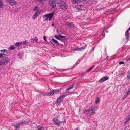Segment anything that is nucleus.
<instances>
[{
  "label": "nucleus",
  "mask_w": 130,
  "mask_h": 130,
  "mask_svg": "<svg viewBox=\"0 0 130 130\" xmlns=\"http://www.w3.org/2000/svg\"><path fill=\"white\" fill-rule=\"evenodd\" d=\"M94 66H93V67H91L90 68H89L86 71V73L90 71H91V70L94 67Z\"/></svg>",
  "instance_id": "nucleus-22"
},
{
  "label": "nucleus",
  "mask_w": 130,
  "mask_h": 130,
  "mask_svg": "<svg viewBox=\"0 0 130 130\" xmlns=\"http://www.w3.org/2000/svg\"><path fill=\"white\" fill-rule=\"evenodd\" d=\"M30 40H34V39H30Z\"/></svg>",
  "instance_id": "nucleus-50"
},
{
  "label": "nucleus",
  "mask_w": 130,
  "mask_h": 130,
  "mask_svg": "<svg viewBox=\"0 0 130 130\" xmlns=\"http://www.w3.org/2000/svg\"><path fill=\"white\" fill-rule=\"evenodd\" d=\"M67 25L68 27H73L74 26V25L72 22H70L67 24Z\"/></svg>",
  "instance_id": "nucleus-14"
},
{
  "label": "nucleus",
  "mask_w": 130,
  "mask_h": 130,
  "mask_svg": "<svg viewBox=\"0 0 130 130\" xmlns=\"http://www.w3.org/2000/svg\"><path fill=\"white\" fill-rule=\"evenodd\" d=\"M37 2H39L41 3L42 4H44V3L43 2H42V1H47V0H36Z\"/></svg>",
  "instance_id": "nucleus-24"
},
{
  "label": "nucleus",
  "mask_w": 130,
  "mask_h": 130,
  "mask_svg": "<svg viewBox=\"0 0 130 130\" xmlns=\"http://www.w3.org/2000/svg\"><path fill=\"white\" fill-rule=\"evenodd\" d=\"M10 61V59L7 57L3 58L0 61V65H6L9 63Z\"/></svg>",
  "instance_id": "nucleus-5"
},
{
  "label": "nucleus",
  "mask_w": 130,
  "mask_h": 130,
  "mask_svg": "<svg viewBox=\"0 0 130 130\" xmlns=\"http://www.w3.org/2000/svg\"><path fill=\"white\" fill-rule=\"evenodd\" d=\"M53 95L55 94H56L58 93L59 92V90H54L53 91Z\"/></svg>",
  "instance_id": "nucleus-17"
},
{
  "label": "nucleus",
  "mask_w": 130,
  "mask_h": 130,
  "mask_svg": "<svg viewBox=\"0 0 130 130\" xmlns=\"http://www.w3.org/2000/svg\"><path fill=\"white\" fill-rule=\"evenodd\" d=\"M18 43H19V45H20V44H21L22 43V42H18Z\"/></svg>",
  "instance_id": "nucleus-48"
},
{
  "label": "nucleus",
  "mask_w": 130,
  "mask_h": 130,
  "mask_svg": "<svg viewBox=\"0 0 130 130\" xmlns=\"http://www.w3.org/2000/svg\"><path fill=\"white\" fill-rule=\"evenodd\" d=\"M56 3L57 5L60 7L61 9L64 11H65L68 9L67 6L64 1L59 0L56 2Z\"/></svg>",
  "instance_id": "nucleus-2"
},
{
  "label": "nucleus",
  "mask_w": 130,
  "mask_h": 130,
  "mask_svg": "<svg viewBox=\"0 0 130 130\" xmlns=\"http://www.w3.org/2000/svg\"><path fill=\"white\" fill-rule=\"evenodd\" d=\"M82 5H76L75 8L76 9L80 10L82 8Z\"/></svg>",
  "instance_id": "nucleus-13"
},
{
  "label": "nucleus",
  "mask_w": 130,
  "mask_h": 130,
  "mask_svg": "<svg viewBox=\"0 0 130 130\" xmlns=\"http://www.w3.org/2000/svg\"><path fill=\"white\" fill-rule=\"evenodd\" d=\"M40 11L37 10L33 15L32 18L33 19H34L36 18L38 16V15L40 14Z\"/></svg>",
  "instance_id": "nucleus-9"
},
{
  "label": "nucleus",
  "mask_w": 130,
  "mask_h": 130,
  "mask_svg": "<svg viewBox=\"0 0 130 130\" xmlns=\"http://www.w3.org/2000/svg\"><path fill=\"white\" fill-rule=\"evenodd\" d=\"M4 6V4L2 0H0V9L3 8Z\"/></svg>",
  "instance_id": "nucleus-16"
},
{
  "label": "nucleus",
  "mask_w": 130,
  "mask_h": 130,
  "mask_svg": "<svg viewBox=\"0 0 130 130\" xmlns=\"http://www.w3.org/2000/svg\"><path fill=\"white\" fill-rule=\"evenodd\" d=\"M8 3L12 5H15L17 4V3L14 0H10V1Z\"/></svg>",
  "instance_id": "nucleus-11"
},
{
  "label": "nucleus",
  "mask_w": 130,
  "mask_h": 130,
  "mask_svg": "<svg viewBox=\"0 0 130 130\" xmlns=\"http://www.w3.org/2000/svg\"><path fill=\"white\" fill-rule=\"evenodd\" d=\"M38 6H36L33 9L34 11H35L38 9Z\"/></svg>",
  "instance_id": "nucleus-30"
},
{
  "label": "nucleus",
  "mask_w": 130,
  "mask_h": 130,
  "mask_svg": "<svg viewBox=\"0 0 130 130\" xmlns=\"http://www.w3.org/2000/svg\"><path fill=\"white\" fill-rule=\"evenodd\" d=\"M55 25V24L54 23H53L52 24V26H54Z\"/></svg>",
  "instance_id": "nucleus-47"
},
{
  "label": "nucleus",
  "mask_w": 130,
  "mask_h": 130,
  "mask_svg": "<svg viewBox=\"0 0 130 130\" xmlns=\"http://www.w3.org/2000/svg\"><path fill=\"white\" fill-rule=\"evenodd\" d=\"M27 40H25V41H23V44H24L25 43H27Z\"/></svg>",
  "instance_id": "nucleus-34"
},
{
  "label": "nucleus",
  "mask_w": 130,
  "mask_h": 130,
  "mask_svg": "<svg viewBox=\"0 0 130 130\" xmlns=\"http://www.w3.org/2000/svg\"><path fill=\"white\" fill-rule=\"evenodd\" d=\"M74 130H80L79 128L78 127H77Z\"/></svg>",
  "instance_id": "nucleus-43"
},
{
  "label": "nucleus",
  "mask_w": 130,
  "mask_h": 130,
  "mask_svg": "<svg viewBox=\"0 0 130 130\" xmlns=\"http://www.w3.org/2000/svg\"><path fill=\"white\" fill-rule=\"evenodd\" d=\"M100 101V100L99 98H96V100L95 101V102L96 103H99Z\"/></svg>",
  "instance_id": "nucleus-19"
},
{
  "label": "nucleus",
  "mask_w": 130,
  "mask_h": 130,
  "mask_svg": "<svg viewBox=\"0 0 130 130\" xmlns=\"http://www.w3.org/2000/svg\"><path fill=\"white\" fill-rule=\"evenodd\" d=\"M25 121H24L22 120V121H20L19 122V124H23L24 123H25Z\"/></svg>",
  "instance_id": "nucleus-28"
},
{
  "label": "nucleus",
  "mask_w": 130,
  "mask_h": 130,
  "mask_svg": "<svg viewBox=\"0 0 130 130\" xmlns=\"http://www.w3.org/2000/svg\"><path fill=\"white\" fill-rule=\"evenodd\" d=\"M130 29V26L127 29L126 31V32H128L129 31Z\"/></svg>",
  "instance_id": "nucleus-39"
},
{
  "label": "nucleus",
  "mask_w": 130,
  "mask_h": 130,
  "mask_svg": "<svg viewBox=\"0 0 130 130\" xmlns=\"http://www.w3.org/2000/svg\"><path fill=\"white\" fill-rule=\"evenodd\" d=\"M129 60H130V57H129V58L127 60L128 61Z\"/></svg>",
  "instance_id": "nucleus-49"
},
{
  "label": "nucleus",
  "mask_w": 130,
  "mask_h": 130,
  "mask_svg": "<svg viewBox=\"0 0 130 130\" xmlns=\"http://www.w3.org/2000/svg\"><path fill=\"white\" fill-rule=\"evenodd\" d=\"M127 79L128 80H130V74L129 73L127 75Z\"/></svg>",
  "instance_id": "nucleus-27"
},
{
  "label": "nucleus",
  "mask_w": 130,
  "mask_h": 130,
  "mask_svg": "<svg viewBox=\"0 0 130 130\" xmlns=\"http://www.w3.org/2000/svg\"><path fill=\"white\" fill-rule=\"evenodd\" d=\"M34 40L35 42H36L37 41L38 39V38H37V37H36V38L34 39Z\"/></svg>",
  "instance_id": "nucleus-42"
},
{
  "label": "nucleus",
  "mask_w": 130,
  "mask_h": 130,
  "mask_svg": "<svg viewBox=\"0 0 130 130\" xmlns=\"http://www.w3.org/2000/svg\"><path fill=\"white\" fill-rule=\"evenodd\" d=\"M130 92V87L129 88V89L128 90L127 92H128V93H129V92Z\"/></svg>",
  "instance_id": "nucleus-44"
},
{
  "label": "nucleus",
  "mask_w": 130,
  "mask_h": 130,
  "mask_svg": "<svg viewBox=\"0 0 130 130\" xmlns=\"http://www.w3.org/2000/svg\"><path fill=\"white\" fill-rule=\"evenodd\" d=\"M59 36L61 39H63L64 38V36L60 35H59Z\"/></svg>",
  "instance_id": "nucleus-36"
},
{
  "label": "nucleus",
  "mask_w": 130,
  "mask_h": 130,
  "mask_svg": "<svg viewBox=\"0 0 130 130\" xmlns=\"http://www.w3.org/2000/svg\"><path fill=\"white\" fill-rule=\"evenodd\" d=\"M53 121L57 125H60L61 123H63V122H61L59 121L56 118H55L53 119Z\"/></svg>",
  "instance_id": "nucleus-7"
},
{
  "label": "nucleus",
  "mask_w": 130,
  "mask_h": 130,
  "mask_svg": "<svg viewBox=\"0 0 130 130\" xmlns=\"http://www.w3.org/2000/svg\"><path fill=\"white\" fill-rule=\"evenodd\" d=\"M10 0H6V2L7 3L9 2Z\"/></svg>",
  "instance_id": "nucleus-46"
},
{
  "label": "nucleus",
  "mask_w": 130,
  "mask_h": 130,
  "mask_svg": "<svg viewBox=\"0 0 130 130\" xmlns=\"http://www.w3.org/2000/svg\"><path fill=\"white\" fill-rule=\"evenodd\" d=\"M44 95H47L49 96L53 95V91H51L50 92H46L44 94Z\"/></svg>",
  "instance_id": "nucleus-10"
},
{
  "label": "nucleus",
  "mask_w": 130,
  "mask_h": 130,
  "mask_svg": "<svg viewBox=\"0 0 130 130\" xmlns=\"http://www.w3.org/2000/svg\"><path fill=\"white\" fill-rule=\"evenodd\" d=\"M54 14V13L52 12L51 13L46 14L43 16V18H46L44 19L45 21H47L48 19L49 21H50L52 19Z\"/></svg>",
  "instance_id": "nucleus-3"
},
{
  "label": "nucleus",
  "mask_w": 130,
  "mask_h": 130,
  "mask_svg": "<svg viewBox=\"0 0 130 130\" xmlns=\"http://www.w3.org/2000/svg\"><path fill=\"white\" fill-rule=\"evenodd\" d=\"M15 45L16 46H17L19 45V43H18V42H17L15 43Z\"/></svg>",
  "instance_id": "nucleus-33"
},
{
  "label": "nucleus",
  "mask_w": 130,
  "mask_h": 130,
  "mask_svg": "<svg viewBox=\"0 0 130 130\" xmlns=\"http://www.w3.org/2000/svg\"><path fill=\"white\" fill-rule=\"evenodd\" d=\"M125 36L126 37V39H128L129 38V36L128 32H126L125 33Z\"/></svg>",
  "instance_id": "nucleus-18"
},
{
  "label": "nucleus",
  "mask_w": 130,
  "mask_h": 130,
  "mask_svg": "<svg viewBox=\"0 0 130 130\" xmlns=\"http://www.w3.org/2000/svg\"><path fill=\"white\" fill-rule=\"evenodd\" d=\"M49 5L53 8L56 7V4L55 2L52 0H50L49 2Z\"/></svg>",
  "instance_id": "nucleus-6"
},
{
  "label": "nucleus",
  "mask_w": 130,
  "mask_h": 130,
  "mask_svg": "<svg viewBox=\"0 0 130 130\" xmlns=\"http://www.w3.org/2000/svg\"><path fill=\"white\" fill-rule=\"evenodd\" d=\"M51 41L52 42H53L55 43H58V41L57 40L54 39H52L51 40Z\"/></svg>",
  "instance_id": "nucleus-25"
},
{
  "label": "nucleus",
  "mask_w": 130,
  "mask_h": 130,
  "mask_svg": "<svg viewBox=\"0 0 130 130\" xmlns=\"http://www.w3.org/2000/svg\"><path fill=\"white\" fill-rule=\"evenodd\" d=\"M4 55V54L3 53H0V58L3 57Z\"/></svg>",
  "instance_id": "nucleus-37"
},
{
  "label": "nucleus",
  "mask_w": 130,
  "mask_h": 130,
  "mask_svg": "<svg viewBox=\"0 0 130 130\" xmlns=\"http://www.w3.org/2000/svg\"><path fill=\"white\" fill-rule=\"evenodd\" d=\"M74 84H73L72 85H71L70 87H69L71 89L73 88L74 87Z\"/></svg>",
  "instance_id": "nucleus-38"
},
{
  "label": "nucleus",
  "mask_w": 130,
  "mask_h": 130,
  "mask_svg": "<svg viewBox=\"0 0 130 130\" xmlns=\"http://www.w3.org/2000/svg\"><path fill=\"white\" fill-rule=\"evenodd\" d=\"M98 106L90 107L88 109H85L84 112L91 116L93 115L95 113V112L97 110Z\"/></svg>",
  "instance_id": "nucleus-1"
},
{
  "label": "nucleus",
  "mask_w": 130,
  "mask_h": 130,
  "mask_svg": "<svg viewBox=\"0 0 130 130\" xmlns=\"http://www.w3.org/2000/svg\"><path fill=\"white\" fill-rule=\"evenodd\" d=\"M43 39L45 41H46V37L45 36H43Z\"/></svg>",
  "instance_id": "nucleus-40"
},
{
  "label": "nucleus",
  "mask_w": 130,
  "mask_h": 130,
  "mask_svg": "<svg viewBox=\"0 0 130 130\" xmlns=\"http://www.w3.org/2000/svg\"><path fill=\"white\" fill-rule=\"evenodd\" d=\"M128 92H126L125 94L122 97V99H125L126 97L127 96L128 94Z\"/></svg>",
  "instance_id": "nucleus-21"
},
{
  "label": "nucleus",
  "mask_w": 130,
  "mask_h": 130,
  "mask_svg": "<svg viewBox=\"0 0 130 130\" xmlns=\"http://www.w3.org/2000/svg\"><path fill=\"white\" fill-rule=\"evenodd\" d=\"M130 120V118L128 117H127L126 119L125 122V124L126 123Z\"/></svg>",
  "instance_id": "nucleus-20"
},
{
  "label": "nucleus",
  "mask_w": 130,
  "mask_h": 130,
  "mask_svg": "<svg viewBox=\"0 0 130 130\" xmlns=\"http://www.w3.org/2000/svg\"><path fill=\"white\" fill-rule=\"evenodd\" d=\"M86 73H84V74H82V76H84L86 74Z\"/></svg>",
  "instance_id": "nucleus-45"
},
{
  "label": "nucleus",
  "mask_w": 130,
  "mask_h": 130,
  "mask_svg": "<svg viewBox=\"0 0 130 130\" xmlns=\"http://www.w3.org/2000/svg\"><path fill=\"white\" fill-rule=\"evenodd\" d=\"M38 130H42L41 129L42 128L41 126L40 125H39L38 127Z\"/></svg>",
  "instance_id": "nucleus-29"
},
{
  "label": "nucleus",
  "mask_w": 130,
  "mask_h": 130,
  "mask_svg": "<svg viewBox=\"0 0 130 130\" xmlns=\"http://www.w3.org/2000/svg\"><path fill=\"white\" fill-rule=\"evenodd\" d=\"M20 126V124H16L15 125V128H17L19 127Z\"/></svg>",
  "instance_id": "nucleus-26"
},
{
  "label": "nucleus",
  "mask_w": 130,
  "mask_h": 130,
  "mask_svg": "<svg viewBox=\"0 0 130 130\" xmlns=\"http://www.w3.org/2000/svg\"><path fill=\"white\" fill-rule=\"evenodd\" d=\"M70 89H70V88L69 87V88H68L66 90V91H68Z\"/></svg>",
  "instance_id": "nucleus-41"
},
{
  "label": "nucleus",
  "mask_w": 130,
  "mask_h": 130,
  "mask_svg": "<svg viewBox=\"0 0 130 130\" xmlns=\"http://www.w3.org/2000/svg\"><path fill=\"white\" fill-rule=\"evenodd\" d=\"M15 48V47L14 46V45H11L10 47V48L11 50H13Z\"/></svg>",
  "instance_id": "nucleus-23"
},
{
  "label": "nucleus",
  "mask_w": 130,
  "mask_h": 130,
  "mask_svg": "<svg viewBox=\"0 0 130 130\" xmlns=\"http://www.w3.org/2000/svg\"><path fill=\"white\" fill-rule=\"evenodd\" d=\"M69 95V94H67L66 93H61L59 97L57 99L56 103L58 105L61 102V98H63L66 96Z\"/></svg>",
  "instance_id": "nucleus-4"
},
{
  "label": "nucleus",
  "mask_w": 130,
  "mask_h": 130,
  "mask_svg": "<svg viewBox=\"0 0 130 130\" xmlns=\"http://www.w3.org/2000/svg\"><path fill=\"white\" fill-rule=\"evenodd\" d=\"M85 48V47H83L81 48H77L75 49V50L76 51H81L83 50H84Z\"/></svg>",
  "instance_id": "nucleus-15"
},
{
  "label": "nucleus",
  "mask_w": 130,
  "mask_h": 130,
  "mask_svg": "<svg viewBox=\"0 0 130 130\" xmlns=\"http://www.w3.org/2000/svg\"><path fill=\"white\" fill-rule=\"evenodd\" d=\"M109 78L108 76H106L103 77L102 78H101L99 80L98 82L102 83L103 82H105V81L109 79Z\"/></svg>",
  "instance_id": "nucleus-8"
},
{
  "label": "nucleus",
  "mask_w": 130,
  "mask_h": 130,
  "mask_svg": "<svg viewBox=\"0 0 130 130\" xmlns=\"http://www.w3.org/2000/svg\"><path fill=\"white\" fill-rule=\"evenodd\" d=\"M55 38L57 39L58 40H60V38L58 37V35H56L55 36Z\"/></svg>",
  "instance_id": "nucleus-31"
},
{
  "label": "nucleus",
  "mask_w": 130,
  "mask_h": 130,
  "mask_svg": "<svg viewBox=\"0 0 130 130\" xmlns=\"http://www.w3.org/2000/svg\"><path fill=\"white\" fill-rule=\"evenodd\" d=\"M80 1L79 0H73L72 2V3L73 4H76L79 3Z\"/></svg>",
  "instance_id": "nucleus-12"
},
{
  "label": "nucleus",
  "mask_w": 130,
  "mask_h": 130,
  "mask_svg": "<svg viewBox=\"0 0 130 130\" xmlns=\"http://www.w3.org/2000/svg\"><path fill=\"white\" fill-rule=\"evenodd\" d=\"M7 50L4 49L3 50H1L0 51L1 52L4 53V52H5Z\"/></svg>",
  "instance_id": "nucleus-32"
},
{
  "label": "nucleus",
  "mask_w": 130,
  "mask_h": 130,
  "mask_svg": "<svg viewBox=\"0 0 130 130\" xmlns=\"http://www.w3.org/2000/svg\"><path fill=\"white\" fill-rule=\"evenodd\" d=\"M124 63V62L123 61H120L119 63V64H123Z\"/></svg>",
  "instance_id": "nucleus-35"
}]
</instances>
